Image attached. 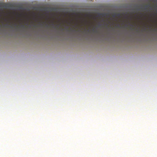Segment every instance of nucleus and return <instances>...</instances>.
Segmentation results:
<instances>
[{
  "mask_svg": "<svg viewBox=\"0 0 157 157\" xmlns=\"http://www.w3.org/2000/svg\"><path fill=\"white\" fill-rule=\"evenodd\" d=\"M150 6V5H149H149H147V6H145V8L144 9H145V10H146V9H147V8H148V7H149Z\"/></svg>",
  "mask_w": 157,
  "mask_h": 157,
  "instance_id": "f257e3e1",
  "label": "nucleus"
}]
</instances>
